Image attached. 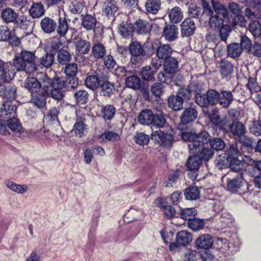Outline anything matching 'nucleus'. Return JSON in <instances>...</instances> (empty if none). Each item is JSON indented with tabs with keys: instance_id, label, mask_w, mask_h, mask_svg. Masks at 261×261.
<instances>
[{
	"instance_id": "1",
	"label": "nucleus",
	"mask_w": 261,
	"mask_h": 261,
	"mask_svg": "<svg viewBox=\"0 0 261 261\" xmlns=\"http://www.w3.org/2000/svg\"><path fill=\"white\" fill-rule=\"evenodd\" d=\"M49 84V77L45 73L39 72L34 77V93H39L34 98V104L38 108L42 109L45 106V94L47 91Z\"/></svg>"
},
{
	"instance_id": "2",
	"label": "nucleus",
	"mask_w": 261,
	"mask_h": 261,
	"mask_svg": "<svg viewBox=\"0 0 261 261\" xmlns=\"http://www.w3.org/2000/svg\"><path fill=\"white\" fill-rule=\"evenodd\" d=\"M243 144L240 143L231 145L227 149L226 151V160L231 170L234 172L241 171L243 168V163L241 161L238 159L239 156L241 155V152L238 149L239 146L241 147Z\"/></svg>"
},
{
	"instance_id": "3",
	"label": "nucleus",
	"mask_w": 261,
	"mask_h": 261,
	"mask_svg": "<svg viewBox=\"0 0 261 261\" xmlns=\"http://www.w3.org/2000/svg\"><path fill=\"white\" fill-rule=\"evenodd\" d=\"M229 132L236 138L240 140V144H243L246 147H251L252 141L251 138L246 136L247 129L245 124L235 121L229 125Z\"/></svg>"
},
{
	"instance_id": "4",
	"label": "nucleus",
	"mask_w": 261,
	"mask_h": 261,
	"mask_svg": "<svg viewBox=\"0 0 261 261\" xmlns=\"http://www.w3.org/2000/svg\"><path fill=\"white\" fill-rule=\"evenodd\" d=\"M191 153L196 154L201 161H207L213 155V150L208 148V143L195 142L189 145Z\"/></svg>"
},
{
	"instance_id": "5",
	"label": "nucleus",
	"mask_w": 261,
	"mask_h": 261,
	"mask_svg": "<svg viewBox=\"0 0 261 261\" xmlns=\"http://www.w3.org/2000/svg\"><path fill=\"white\" fill-rule=\"evenodd\" d=\"M181 136L183 140L189 142V147L190 144L196 142L198 143H208L211 140V136L205 131H202L198 134L192 132H181Z\"/></svg>"
},
{
	"instance_id": "6",
	"label": "nucleus",
	"mask_w": 261,
	"mask_h": 261,
	"mask_svg": "<svg viewBox=\"0 0 261 261\" xmlns=\"http://www.w3.org/2000/svg\"><path fill=\"white\" fill-rule=\"evenodd\" d=\"M219 93L214 89L208 90L206 93L196 98V103L201 107L214 105L219 101Z\"/></svg>"
},
{
	"instance_id": "7",
	"label": "nucleus",
	"mask_w": 261,
	"mask_h": 261,
	"mask_svg": "<svg viewBox=\"0 0 261 261\" xmlns=\"http://www.w3.org/2000/svg\"><path fill=\"white\" fill-rule=\"evenodd\" d=\"M129 51L132 56L130 62L135 65L140 63L142 61L141 56L144 54L142 45L138 42H133L129 45Z\"/></svg>"
},
{
	"instance_id": "8",
	"label": "nucleus",
	"mask_w": 261,
	"mask_h": 261,
	"mask_svg": "<svg viewBox=\"0 0 261 261\" xmlns=\"http://www.w3.org/2000/svg\"><path fill=\"white\" fill-rule=\"evenodd\" d=\"M161 64L152 61L149 66H144L141 72L142 78L145 81L153 79L154 75L161 67Z\"/></svg>"
},
{
	"instance_id": "9",
	"label": "nucleus",
	"mask_w": 261,
	"mask_h": 261,
	"mask_svg": "<svg viewBox=\"0 0 261 261\" xmlns=\"http://www.w3.org/2000/svg\"><path fill=\"white\" fill-rule=\"evenodd\" d=\"M118 9L119 6L115 0H103L102 11L108 17H114Z\"/></svg>"
},
{
	"instance_id": "10",
	"label": "nucleus",
	"mask_w": 261,
	"mask_h": 261,
	"mask_svg": "<svg viewBox=\"0 0 261 261\" xmlns=\"http://www.w3.org/2000/svg\"><path fill=\"white\" fill-rule=\"evenodd\" d=\"M221 242L223 244L221 248V251L225 253L226 255L229 256L236 253L240 247V243L238 239L229 242L226 239H223L221 240Z\"/></svg>"
},
{
	"instance_id": "11",
	"label": "nucleus",
	"mask_w": 261,
	"mask_h": 261,
	"mask_svg": "<svg viewBox=\"0 0 261 261\" xmlns=\"http://www.w3.org/2000/svg\"><path fill=\"white\" fill-rule=\"evenodd\" d=\"M151 138L164 146H170L173 142L172 136L166 134L160 129L152 132Z\"/></svg>"
},
{
	"instance_id": "12",
	"label": "nucleus",
	"mask_w": 261,
	"mask_h": 261,
	"mask_svg": "<svg viewBox=\"0 0 261 261\" xmlns=\"http://www.w3.org/2000/svg\"><path fill=\"white\" fill-rule=\"evenodd\" d=\"M180 30L182 36H191L193 35L196 30L195 23L191 18H187L181 22Z\"/></svg>"
},
{
	"instance_id": "13",
	"label": "nucleus",
	"mask_w": 261,
	"mask_h": 261,
	"mask_svg": "<svg viewBox=\"0 0 261 261\" xmlns=\"http://www.w3.org/2000/svg\"><path fill=\"white\" fill-rule=\"evenodd\" d=\"M91 48L90 42L88 40L79 38L75 43V51L80 55L88 54Z\"/></svg>"
},
{
	"instance_id": "14",
	"label": "nucleus",
	"mask_w": 261,
	"mask_h": 261,
	"mask_svg": "<svg viewBox=\"0 0 261 261\" xmlns=\"http://www.w3.org/2000/svg\"><path fill=\"white\" fill-rule=\"evenodd\" d=\"M16 95V88L15 86H4L0 91V96L4 101H10L14 100Z\"/></svg>"
},
{
	"instance_id": "15",
	"label": "nucleus",
	"mask_w": 261,
	"mask_h": 261,
	"mask_svg": "<svg viewBox=\"0 0 261 261\" xmlns=\"http://www.w3.org/2000/svg\"><path fill=\"white\" fill-rule=\"evenodd\" d=\"M213 243V238L210 234H204L197 239L195 245L198 249H208L212 247Z\"/></svg>"
},
{
	"instance_id": "16",
	"label": "nucleus",
	"mask_w": 261,
	"mask_h": 261,
	"mask_svg": "<svg viewBox=\"0 0 261 261\" xmlns=\"http://www.w3.org/2000/svg\"><path fill=\"white\" fill-rule=\"evenodd\" d=\"M82 26L87 31H91L95 29L98 21L96 20L95 14L90 15L86 14L82 15Z\"/></svg>"
},
{
	"instance_id": "17",
	"label": "nucleus",
	"mask_w": 261,
	"mask_h": 261,
	"mask_svg": "<svg viewBox=\"0 0 261 261\" xmlns=\"http://www.w3.org/2000/svg\"><path fill=\"white\" fill-rule=\"evenodd\" d=\"M91 54L96 60L103 59L107 54L106 47L101 42H95L91 47Z\"/></svg>"
},
{
	"instance_id": "18",
	"label": "nucleus",
	"mask_w": 261,
	"mask_h": 261,
	"mask_svg": "<svg viewBox=\"0 0 261 261\" xmlns=\"http://www.w3.org/2000/svg\"><path fill=\"white\" fill-rule=\"evenodd\" d=\"M178 28L173 24L167 25L164 28L163 37L170 42L174 41L177 38Z\"/></svg>"
},
{
	"instance_id": "19",
	"label": "nucleus",
	"mask_w": 261,
	"mask_h": 261,
	"mask_svg": "<svg viewBox=\"0 0 261 261\" xmlns=\"http://www.w3.org/2000/svg\"><path fill=\"white\" fill-rule=\"evenodd\" d=\"M87 125L85 119L82 118H77L73 126L72 131L76 136L81 138L86 135L87 132Z\"/></svg>"
},
{
	"instance_id": "20",
	"label": "nucleus",
	"mask_w": 261,
	"mask_h": 261,
	"mask_svg": "<svg viewBox=\"0 0 261 261\" xmlns=\"http://www.w3.org/2000/svg\"><path fill=\"white\" fill-rule=\"evenodd\" d=\"M13 65L17 71H25L29 75L33 72V68L27 64L18 54L13 59Z\"/></svg>"
},
{
	"instance_id": "21",
	"label": "nucleus",
	"mask_w": 261,
	"mask_h": 261,
	"mask_svg": "<svg viewBox=\"0 0 261 261\" xmlns=\"http://www.w3.org/2000/svg\"><path fill=\"white\" fill-rule=\"evenodd\" d=\"M198 113L194 108L186 109L180 116V121L182 124H186L195 120L197 117Z\"/></svg>"
},
{
	"instance_id": "22",
	"label": "nucleus",
	"mask_w": 261,
	"mask_h": 261,
	"mask_svg": "<svg viewBox=\"0 0 261 261\" xmlns=\"http://www.w3.org/2000/svg\"><path fill=\"white\" fill-rule=\"evenodd\" d=\"M234 70L232 63L227 60L222 59L219 64V72L223 78L231 75Z\"/></svg>"
},
{
	"instance_id": "23",
	"label": "nucleus",
	"mask_w": 261,
	"mask_h": 261,
	"mask_svg": "<svg viewBox=\"0 0 261 261\" xmlns=\"http://www.w3.org/2000/svg\"><path fill=\"white\" fill-rule=\"evenodd\" d=\"M171 47L168 44H161L156 49V55L159 59L165 60L170 57L172 53Z\"/></svg>"
},
{
	"instance_id": "24",
	"label": "nucleus",
	"mask_w": 261,
	"mask_h": 261,
	"mask_svg": "<svg viewBox=\"0 0 261 261\" xmlns=\"http://www.w3.org/2000/svg\"><path fill=\"white\" fill-rule=\"evenodd\" d=\"M219 96L218 102L224 108L228 107L233 100V96L229 91H221L219 94Z\"/></svg>"
},
{
	"instance_id": "25",
	"label": "nucleus",
	"mask_w": 261,
	"mask_h": 261,
	"mask_svg": "<svg viewBox=\"0 0 261 261\" xmlns=\"http://www.w3.org/2000/svg\"><path fill=\"white\" fill-rule=\"evenodd\" d=\"M42 30L45 33L50 34L55 31L57 28V23L53 19L45 17L40 22Z\"/></svg>"
},
{
	"instance_id": "26",
	"label": "nucleus",
	"mask_w": 261,
	"mask_h": 261,
	"mask_svg": "<svg viewBox=\"0 0 261 261\" xmlns=\"http://www.w3.org/2000/svg\"><path fill=\"white\" fill-rule=\"evenodd\" d=\"M192 240V234L187 230L180 231L176 236V241L177 243L181 246H186Z\"/></svg>"
},
{
	"instance_id": "27",
	"label": "nucleus",
	"mask_w": 261,
	"mask_h": 261,
	"mask_svg": "<svg viewBox=\"0 0 261 261\" xmlns=\"http://www.w3.org/2000/svg\"><path fill=\"white\" fill-rule=\"evenodd\" d=\"M135 31L139 34H146L151 30V25L147 21L139 19L135 22Z\"/></svg>"
},
{
	"instance_id": "28",
	"label": "nucleus",
	"mask_w": 261,
	"mask_h": 261,
	"mask_svg": "<svg viewBox=\"0 0 261 261\" xmlns=\"http://www.w3.org/2000/svg\"><path fill=\"white\" fill-rule=\"evenodd\" d=\"M154 114L152 111L146 109L142 111L138 117V121L140 123L143 125H151L153 122Z\"/></svg>"
},
{
	"instance_id": "29",
	"label": "nucleus",
	"mask_w": 261,
	"mask_h": 261,
	"mask_svg": "<svg viewBox=\"0 0 261 261\" xmlns=\"http://www.w3.org/2000/svg\"><path fill=\"white\" fill-rule=\"evenodd\" d=\"M233 222V218L230 214L227 212H223L218 223V227L219 229H223L229 227Z\"/></svg>"
},
{
	"instance_id": "30",
	"label": "nucleus",
	"mask_w": 261,
	"mask_h": 261,
	"mask_svg": "<svg viewBox=\"0 0 261 261\" xmlns=\"http://www.w3.org/2000/svg\"><path fill=\"white\" fill-rule=\"evenodd\" d=\"M184 195L187 200H195L200 196V192L196 186H190L184 191Z\"/></svg>"
},
{
	"instance_id": "31",
	"label": "nucleus",
	"mask_w": 261,
	"mask_h": 261,
	"mask_svg": "<svg viewBox=\"0 0 261 261\" xmlns=\"http://www.w3.org/2000/svg\"><path fill=\"white\" fill-rule=\"evenodd\" d=\"M135 31L133 24L128 22H122L119 27V32L124 38H131Z\"/></svg>"
},
{
	"instance_id": "32",
	"label": "nucleus",
	"mask_w": 261,
	"mask_h": 261,
	"mask_svg": "<svg viewBox=\"0 0 261 261\" xmlns=\"http://www.w3.org/2000/svg\"><path fill=\"white\" fill-rule=\"evenodd\" d=\"M1 17L3 20L7 23L14 22L18 17V14L12 8H7L3 10Z\"/></svg>"
},
{
	"instance_id": "33",
	"label": "nucleus",
	"mask_w": 261,
	"mask_h": 261,
	"mask_svg": "<svg viewBox=\"0 0 261 261\" xmlns=\"http://www.w3.org/2000/svg\"><path fill=\"white\" fill-rule=\"evenodd\" d=\"M98 88L100 95L104 96H110L115 90L114 84L109 81L103 82L102 84H100Z\"/></svg>"
},
{
	"instance_id": "34",
	"label": "nucleus",
	"mask_w": 261,
	"mask_h": 261,
	"mask_svg": "<svg viewBox=\"0 0 261 261\" xmlns=\"http://www.w3.org/2000/svg\"><path fill=\"white\" fill-rule=\"evenodd\" d=\"M120 137L115 132L108 130L101 134L98 140L100 142H106L107 141L116 142L119 140Z\"/></svg>"
},
{
	"instance_id": "35",
	"label": "nucleus",
	"mask_w": 261,
	"mask_h": 261,
	"mask_svg": "<svg viewBox=\"0 0 261 261\" xmlns=\"http://www.w3.org/2000/svg\"><path fill=\"white\" fill-rule=\"evenodd\" d=\"M227 50L228 56L233 59L240 57L242 52L241 46L238 43L230 44L227 46Z\"/></svg>"
},
{
	"instance_id": "36",
	"label": "nucleus",
	"mask_w": 261,
	"mask_h": 261,
	"mask_svg": "<svg viewBox=\"0 0 261 261\" xmlns=\"http://www.w3.org/2000/svg\"><path fill=\"white\" fill-rule=\"evenodd\" d=\"M227 189L231 192L235 193L242 186V178L239 176L227 181Z\"/></svg>"
},
{
	"instance_id": "37",
	"label": "nucleus",
	"mask_w": 261,
	"mask_h": 261,
	"mask_svg": "<svg viewBox=\"0 0 261 261\" xmlns=\"http://www.w3.org/2000/svg\"><path fill=\"white\" fill-rule=\"evenodd\" d=\"M76 102L79 105H84L87 103L89 94L86 90L80 89L76 90L73 94Z\"/></svg>"
},
{
	"instance_id": "38",
	"label": "nucleus",
	"mask_w": 261,
	"mask_h": 261,
	"mask_svg": "<svg viewBox=\"0 0 261 261\" xmlns=\"http://www.w3.org/2000/svg\"><path fill=\"white\" fill-rule=\"evenodd\" d=\"M161 8L160 0H147L145 3L146 10L148 13L156 14Z\"/></svg>"
},
{
	"instance_id": "39",
	"label": "nucleus",
	"mask_w": 261,
	"mask_h": 261,
	"mask_svg": "<svg viewBox=\"0 0 261 261\" xmlns=\"http://www.w3.org/2000/svg\"><path fill=\"white\" fill-rule=\"evenodd\" d=\"M101 116L106 120H110L115 114V108L113 105H107L102 107Z\"/></svg>"
},
{
	"instance_id": "40",
	"label": "nucleus",
	"mask_w": 261,
	"mask_h": 261,
	"mask_svg": "<svg viewBox=\"0 0 261 261\" xmlns=\"http://www.w3.org/2000/svg\"><path fill=\"white\" fill-rule=\"evenodd\" d=\"M164 68L166 71L175 73L178 66V63L177 60L173 57H170L165 60Z\"/></svg>"
},
{
	"instance_id": "41",
	"label": "nucleus",
	"mask_w": 261,
	"mask_h": 261,
	"mask_svg": "<svg viewBox=\"0 0 261 261\" xmlns=\"http://www.w3.org/2000/svg\"><path fill=\"white\" fill-rule=\"evenodd\" d=\"M57 32L61 37H64L66 34L69 27L65 16L59 17L58 21V25L57 26Z\"/></svg>"
},
{
	"instance_id": "42",
	"label": "nucleus",
	"mask_w": 261,
	"mask_h": 261,
	"mask_svg": "<svg viewBox=\"0 0 261 261\" xmlns=\"http://www.w3.org/2000/svg\"><path fill=\"white\" fill-rule=\"evenodd\" d=\"M126 86L133 89H139L141 87V81L137 75H131L125 80Z\"/></svg>"
},
{
	"instance_id": "43",
	"label": "nucleus",
	"mask_w": 261,
	"mask_h": 261,
	"mask_svg": "<svg viewBox=\"0 0 261 261\" xmlns=\"http://www.w3.org/2000/svg\"><path fill=\"white\" fill-rule=\"evenodd\" d=\"M5 185L12 191L19 194L23 193L28 189V187L27 185H18L10 180L6 181Z\"/></svg>"
},
{
	"instance_id": "44",
	"label": "nucleus",
	"mask_w": 261,
	"mask_h": 261,
	"mask_svg": "<svg viewBox=\"0 0 261 261\" xmlns=\"http://www.w3.org/2000/svg\"><path fill=\"white\" fill-rule=\"evenodd\" d=\"M169 17L171 21L173 23L180 22L182 19L183 15L180 8L175 7L169 12Z\"/></svg>"
},
{
	"instance_id": "45",
	"label": "nucleus",
	"mask_w": 261,
	"mask_h": 261,
	"mask_svg": "<svg viewBox=\"0 0 261 261\" xmlns=\"http://www.w3.org/2000/svg\"><path fill=\"white\" fill-rule=\"evenodd\" d=\"M168 105L174 111H178L182 109L183 101L177 95H173L169 97Z\"/></svg>"
},
{
	"instance_id": "46",
	"label": "nucleus",
	"mask_w": 261,
	"mask_h": 261,
	"mask_svg": "<svg viewBox=\"0 0 261 261\" xmlns=\"http://www.w3.org/2000/svg\"><path fill=\"white\" fill-rule=\"evenodd\" d=\"M212 7L215 12L222 16L223 18H227L228 11L226 8L222 5L220 2L211 0Z\"/></svg>"
},
{
	"instance_id": "47",
	"label": "nucleus",
	"mask_w": 261,
	"mask_h": 261,
	"mask_svg": "<svg viewBox=\"0 0 261 261\" xmlns=\"http://www.w3.org/2000/svg\"><path fill=\"white\" fill-rule=\"evenodd\" d=\"M201 162L200 159L196 154H194L188 159L186 165L190 170H196L199 168Z\"/></svg>"
},
{
	"instance_id": "48",
	"label": "nucleus",
	"mask_w": 261,
	"mask_h": 261,
	"mask_svg": "<svg viewBox=\"0 0 261 261\" xmlns=\"http://www.w3.org/2000/svg\"><path fill=\"white\" fill-rule=\"evenodd\" d=\"M87 87L94 90L97 89L100 85V81L97 75H93L88 76L85 81Z\"/></svg>"
},
{
	"instance_id": "49",
	"label": "nucleus",
	"mask_w": 261,
	"mask_h": 261,
	"mask_svg": "<svg viewBox=\"0 0 261 261\" xmlns=\"http://www.w3.org/2000/svg\"><path fill=\"white\" fill-rule=\"evenodd\" d=\"M7 126L13 132H20L22 129L21 124L19 120L13 116L7 120Z\"/></svg>"
},
{
	"instance_id": "50",
	"label": "nucleus",
	"mask_w": 261,
	"mask_h": 261,
	"mask_svg": "<svg viewBox=\"0 0 261 261\" xmlns=\"http://www.w3.org/2000/svg\"><path fill=\"white\" fill-rule=\"evenodd\" d=\"M197 214V212L195 208H187L181 211L180 216L182 219L189 222L196 216Z\"/></svg>"
},
{
	"instance_id": "51",
	"label": "nucleus",
	"mask_w": 261,
	"mask_h": 261,
	"mask_svg": "<svg viewBox=\"0 0 261 261\" xmlns=\"http://www.w3.org/2000/svg\"><path fill=\"white\" fill-rule=\"evenodd\" d=\"M84 8L83 0H71L69 5L71 12L73 14L81 13Z\"/></svg>"
},
{
	"instance_id": "52",
	"label": "nucleus",
	"mask_w": 261,
	"mask_h": 261,
	"mask_svg": "<svg viewBox=\"0 0 261 261\" xmlns=\"http://www.w3.org/2000/svg\"><path fill=\"white\" fill-rule=\"evenodd\" d=\"M188 227L194 231H198L203 228L205 225L204 221L195 217L188 222Z\"/></svg>"
},
{
	"instance_id": "53",
	"label": "nucleus",
	"mask_w": 261,
	"mask_h": 261,
	"mask_svg": "<svg viewBox=\"0 0 261 261\" xmlns=\"http://www.w3.org/2000/svg\"><path fill=\"white\" fill-rule=\"evenodd\" d=\"M7 65L0 59V82H9L10 80V76L7 73Z\"/></svg>"
},
{
	"instance_id": "54",
	"label": "nucleus",
	"mask_w": 261,
	"mask_h": 261,
	"mask_svg": "<svg viewBox=\"0 0 261 261\" xmlns=\"http://www.w3.org/2000/svg\"><path fill=\"white\" fill-rule=\"evenodd\" d=\"M166 123V120L165 116L162 113L154 114L153 117V122L151 125L156 127V128L163 127Z\"/></svg>"
},
{
	"instance_id": "55",
	"label": "nucleus",
	"mask_w": 261,
	"mask_h": 261,
	"mask_svg": "<svg viewBox=\"0 0 261 261\" xmlns=\"http://www.w3.org/2000/svg\"><path fill=\"white\" fill-rule=\"evenodd\" d=\"M16 108L11 105L10 101H4L1 108V110H3L2 112V115L10 116L13 113H15L16 111Z\"/></svg>"
},
{
	"instance_id": "56",
	"label": "nucleus",
	"mask_w": 261,
	"mask_h": 261,
	"mask_svg": "<svg viewBox=\"0 0 261 261\" xmlns=\"http://www.w3.org/2000/svg\"><path fill=\"white\" fill-rule=\"evenodd\" d=\"M71 55L70 53L65 50H60L58 55V61L62 65H66L71 60Z\"/></svg>"
},
{
	"instance_id": "57",
	"label": "nucleus",
	"mask_w": 261,
	"mask_h": 261,
	"mask_svg": "<svg viewBox=\"0 0 261 261\" xmlns=\"http://www.w3.org/2000/svg\"><path fill=\"white\" fill-rule=\"evenodd\" d=\"M249 30L254 37L261 36V24L257 21H253L249 25Z\"/></svg>"
},
{
	"instance_id": "58",
	"label": "nucleus",
	"mask_w": 261,
	"mask_h": 261,
	"mask_svg": "<svg viewBox=\"0 0 261 261\" xmlns=\"http://www.w3.org/2000/svg\"><path fill=\"white\" fill-rule=\"evenodd\" d=\"M173 74V73L168 72L164 69L162 71L159 73L158 79L162 83L168 84L171 82Z\"/></svg>"
},
{
	"instance_id": "59",
	"label": "nucleus",
	"mask_w": 261,
	"mask_h": 261,
	"mask_svg": "<svg viewBox=\"0 0 261 261\" xmlns=\"http://www.w3.org/2000/svg\"><path fill=\"white\" fill-rule=\"evenodd\" d=\"M209 20V24L211 28L219 29L223 24V20L217 15H212Z\"/></svg>"
},
{
	"instance_id": "60",
	"label": "nucleus",
	"mask_w": 261,
	"mask_h": 261,
	"mask_svg": "<svg viewBox=\"0 0 261 261\" xmlns=\"http://www.w3.org/2000/svg\"><path fill=\"white\" fill-rule=\"evenodd\" d=\"M54 56L51 54L46 53L44 56L40 59V63L43 66L48 68L53 63Z\"/></svg>"
},
{
	"instance_id": "61",
	"label": "nucleus",
	"mask_w": 261,
	"mask_h": 261,
	"mask_svg": "<svg viewBox=\"0 0 261 261\" xmlns=\"http://www.w3.org/2000/svg\"><path fill=\"white\" fill-rule=\"evenodd\" d=\"M45 10L41 2L34 3V18H39L44 15Z\"/></svg>"
},
{
	"instance_id": "62",
	"label": "nucleus",
	"mask_w": 261,
	"mask_h": 261,
	"mask_svg": "<svg viewBox=\"0 0 261 261\" xmlns=\"http://www.w3.org/2000/svg\"><path fill=\"white\" fill-rule=\"evenodd\" d=\"M246 6L247 8L255 12H261V2L259 0H248Z\"/></svg>"
},
{
	"instance_id": "63",
	"label": "nucleus",
	"mask_w": 261,
	"mask_h": 261,
	"mask_svg": "<svg viewBox=\"0 0 261 261\" xmlns=\"http://www.w3.org/2000/svg\"><path fill=\"white\" fill-rule=\"evenodd\" d=\"M134 139L137 144L141 145L147 144L149 141V136L143 133H137Z\"/></svg>"
},
{
	"instance_id": "64",
	"label": "nucleus",
	"mask_w": 261,
	"mask_h": 261,
	"mask_svg": "<svg viewBox=\"0 0 261 261\" xmlns=\"http://www.w3.org/2000/svg\"><path fill=\"white\" fill-rule=\"evenodd\" d=\"M247 53L256 57H261V44L254 42Z\"/></svg>"
}]
</instances>
